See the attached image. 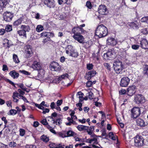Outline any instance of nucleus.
I'll return each mask as SVG.
<instances>
[{
  "instance_id": "1",
  "label": "nucleus",
  "mask_w": 148,
  "mask_h": 148,
  "mask_svg": "<svg viewBox=\"0 0 148 148\" xmlns=\"http://www.w3.org/2000/svg\"><path fill=\"white\" fill-rule=\"evenodd\" d=\"M108 33L107 28L102 24L98 26L95 30V35L100 38L106 36Z\"/></svg>"
},
{
  "instance_id": "2",
  "label": "nucleus",
  "mask_w": 148,
  "mask_h": 148,
  "mask_svg": "<svg viewBox=\"0 0 148 148\" xmlns=\"http://www.w3.org/2000/svg\"><path fill=\"white\" fill-rule=\"evenodd\" d=\"M113 65L116 73L118 74L121 73L124 68L122 62L118 60H116L114 62Z\"/></svg>"
},
{
  "instance_id": "3",
  "label": "nucleus",
  "mask_w": 148,
  "mask_h": 148,
  "mask_svg": "<svg viewBox=\"0 0 148 148\" xmlns=\"http://www.w3.org/2000/svg\"><path fill=\"white\" fill-rule=\"evenodd\" d=\"M141 108L136 107L133 108L131 111V116L134 118H136L141 114Z\"/></svg>"
},
{
  "instance_id": "4",
  "label": "nucleus",
  "mask_w": 148,
  "mask_h": 148,
  "mask_svg": "<svg viewBox=\"0 0 148 148\" xmlns=\"http://www.w3.org/2000/svg\"><path fill=\"white\" fill-rule=\"evenodd\" d=\"M134 142L136 147L141 146L144 144V139L141 136H137L134 138Z\"/></svg>"
},
{
  "instance_id": "5",
  "label": "nucleus",
  "mask_w": 148,
  "mask_h": 148,
  "mask_svg": "<svg viewBox=\"0 0 148 148\" xmlns=\"http://www.w3.org/2000/svg\"><path fill=\"white\" fill-rule=\"evenodd\" d=\"M134 101L137 104H142L145 103V99L143 95L138 94L135 96Z\"/></svg>"
},
{
  "instance_id": "6",
  "label": "nucleus",
  "mask_w": 148,
  "mask_h": 148,
  "mask_svg": "<svg viewBox=\"0 0 148 148\" xmlns=\"http://www.w3.org/2000/svg\"><path fill=\"white\" fill-rule=\"evenodd\" d=\"M49 68L52 71H59L61 70V67L58 63L56 62H53L51 63Z\"/></svg>"
},
{
  "instance_id": "7",
  "label": "nucleus",
  "mask_w": 148,
  "mask_h": 148,
  "mask_svg": "<svg viewBox=\"0 0 148 148\" xmlns=\"http://www.w3.org/2000/svg\"><path fill=\"white\" fill-rule=\"evenodd\" d=\"M14 16L13 14L10 12H6L3 14L4 20L7 22L10 21Z\"/></svg>"
},
{
  "instance_id": "8",
  "label": "nucleus",
  "mask_w": 148,
  "mask_h": 148,
  "mask_svg": "<svg viewBox=\"0 0 148 148\" xmlns=\"http://www.w3.org/2000/svg\"><path fill=\"white\" fill-rule=\"evenodd\" d=\"M32 68L34 70H40L43 72L42 77H43L44 74V71L43 70H41V67L40 65V63L39 62L36 61L34 62L32 65Z\"/></svg>"
},
{
  "instance_id": "9",
  "label": "nucleus",
  "mask_w": 148,
  "mask_h": 148,
  "mask_svg": "<svg viewBox=\"0 0 148 148\" xmlns=\"http://www.w3.org/2000/svg\"><path fill=\"white\" fill-rule=\"evenodd\" d=\"M99 136L94 134H93L90 136V137L92 138L91 139H88L87 140V142L89 143H93V144H98V142L97 141L98 138Z\"/></svg>"
},
{
  "instance_id": "10",
  "label": "nucleus",
  "mask_w": 148,
  "mask_h": 148,
  "mask_svg": "<svg viewBox=\"0 0 148 148\" xmlns=\"http://www.w3.org/2000/svg\"><path fill=\"white\" fill-rule=\"evenodd\" d=\"M107 44L108 45L114 46L116 45L117 43L116 39H115L114 38L110 37L108 38L107 40Z\"/></svg>"
},
{
  "instance_id": "11",
  "label": "nucleus",
  "mask_w": 148,
  "mask_h": 148,
  "mask_svg": "<svg viewBox=\"0 0 148 148\" xmlns=\"http://www.w3.org/2000/svg\"><path fill=\"white\" fill-rule=\"evenodd\" d=\"M130 79L127 77H124L121 79L120 85L122 87H126L129 84Z\"/></svg>"
},
{
  "instance_id": "12",
  "label": "nucleus",
  "mask_w": 148,
  "mask_h": 148,
  "mask_svg": "<svg viewBox=\"0 0 148 148\" xmlns=\"http://www.w3.org/2000/svg\"><path fill=\"white\" fill-rule=\"evenodd\" d=\"M115 53L114 49H109L107 53H104V56L105 57H107L108 59H109L110 58H113V56H114Z\"/></svg>"
},
{
  "instance_id": "13",
  "label": "nucleus",
  "mask_w": 148,
  "mask_h": 148,
  "mask_svg": "<svg viewBox=\"0 0 148 148\" xmlns=\"http://www.w3.org/2000/svg\"><path fill=\"white\" fill-rule=\"evenodd\" d=\"M98 11L101 14L104 15L107 12V10L106 6L104 5H100L99 6Z\"/></svg>"
},
{
  "instance_id": "14",
  "label": "nucleus",
  "mask_w": 148,
  "mask_h": 148,
  "mask_svg": "<svg viewBox=\"0 0 148 148\" xmlns=\"http://www.w3.org/2000/svg\"><path fill=\"white\" fill-rule=\"evenodd\" d=\"M25 49L27 57H29L32 56L33 54L32 46L30 45H27L25 46Z\"/></svg>"
},
{
  "instance_id": "15",
  "label": "nucleus",
  "mask_w": 148,
  "mask_h": 148,
  "mask_svg": "<svg viewBox=\"0 0 148 148\" xmlns=\"http://www.w3.org/2000/svg\"><path fill=\"white\" fill-rule=\"evenodd\" d=\"M73 38L75 40L80 43H82L84 41V37L80 34H74L73 36Z\"/></svg>"
},
{
  "instance_id": "16",
  "label": "nucleus",
  "mask_w": 148,
  "mask_h": 148,
  "mask_svg": "<svg viewBox=\"0 0 148 148\" xmlns=\"http://www.w3.org/2000/svg\"><path fill=\"white\" fill-rule=\"evenodd\" d=\"M136 91V87L135 86H130L127 90V94L128 95L132 96L135 93Z\"/></svg>"
},
{
  "instance_id": "17",
  "label": "nucleus",
  "mask_w": 148,
  "mask_h": 148,
  "mask_svg": "<svg viewBox=\"0 0 148 148\" xmlns=\"http://www.w3.org/2000/svg\"><path fill=\"white\" fill-rule=\"evenodd\" d=\"M44 3L49 8H54L55 6V2L54 0H45Z\"/></svg>"
},
{
  "instance_id": "18",
  "label": "nucleus",
  "mask_w": 148,
  "mask_h": 148,
  "mask_svg": "<svg viewBox=\"0 0 148 148\" xmlns=\"http://www.w3.org/2000/svg\"><path fill=\"white\" fill-rule=\"evenodd\" d=\"M96 74L95 71L92 70L89 71L86 74L85 76V78L88 80L90 79L91 78L94 76Z\"/></svg>"
},
{
  "instance_id": "19",
  "label": "nucleus",
  "mask_w": 148,
  "mask_h": 148,
  "mask_svg": "<svg viewBox=\"0 0 148 148\" xmlns=\"http://www.w3.org/2000/svg\"><path fill=\"white\" fill-rule=\"evenodd\" d=\"M141 47L145 49H148V42L145 39H143L140 41Z\"/></svg>"
},
{
  "instance_id": "20",
  "label": "nucleus",
  "mask_w": 148,
  "mask_h": 148,
  "mask_svg": "<svg viewBox=\"0 0 148 148\" xmlns=\"http://www.w3.org/2000/svg\"><path fill=\"white\" fill-rule=\"evenodd\" d=\"M137 125L140 127H144L146 125V123L144 121L141 119H138L136 120Z\"/></svg>"
},
{
  "instance_id": "21",
  "label": "nucleus",
  "mask_w": 148,
  "mask_h": 148,
  "mask_svg": "<svg viewBox=\"0 0 148 148\" xmlns=\"http://www.w3.org/2000/svg\"><path fill=\"white\" fill-rule=\"evenodd\" d=\"M74 49L72 46L69 45L66 48V53L69 56Z\"/></svg>"
},
{
  "instance_id": "22",
  "label": "nucleus",
  "mask_w": 148,
  "mask_h": 148,
  "mask_svg": "<svg viewBox=\"0 0 148 148\" xmlns=\"http://www.w3.org/2000/svg\"><path fill=\"white\" fill-rule=\"evenodd\" d=\"M9 75L14 79L17 78L19 75L18 73L15 70L10 71L9 73Z\"/></svg>"
},
{
  "instance_id": "23",
  "label": "nucleus",
  "mask_w": 148,
  "mask_h": 148,
  "mask_svg": "<svg viewBox=\"0 0 148 148\" xmlns=\"http://www.w3.org/2000/svg\"><path fill=\"white\" fill-rule=\"evenodd\" d=\"M83 46L85 48L90 47L92 44V42L91 40H88L86 42H83L82 43Z\"/></svg>"
},
{
  "instance_id": "24",
  "label": "nucleus",
  "mask_w": 148,
  "mask_h": 148,
  "mask_svg": "<svg viewBox=\"0 0 148 148\" xmlns=\"http://www.w3.org/2000/svg\"><path fill=\"white\" fill-rule=\"evenodd\" d=\"M80 29H81L79 27H75L72 29V32L74 34H80ZM81 30H82V29H81Z\"/></svg>"
},
{
  "instance_id": "25",
  "label": "nucleus",
  "mask_w": 148,
  "mask_h": 148,
  "mask_svg": "<svg viewBox=\"0 0 148 148\" xmlns=\"http://www.w3.org/2000/svg\"><path fill=\"white\" fill-rule=\"evenodd\" d=\"M84 94L81 92H78L77 94V97L79 99V102H81L83 101Z\"/></svg>"
},
{
  "instance_id": "26",
  "label": "nucleus",
  "mask_w": 148,
  "mask_h": 148,
  "mask_svg": "<svg viewBox=\"0 0 148 148\" xmlns=\"http://www.w3.org/2000/svg\"><path fill=\"white\" fill-rule=\"evenodd\" d=\"M21 29L25 31V32H29L30 30V28L28 25H21Z\"/></svg>"
},
{
  "instance_id": "27",
  "label": "nucleus",
  "mask_w": 148,
  "mask_h": 148,
  "mask_svg": "<svg viewBox=\"0 0 148 148\" xmlns=\"http://www.w3.org/2000/svg\"><path fill=\"white\" fill-rule=\"evenodd\" d=\"M88 127L83 125H78L77 127L78 130L80 131L84 130H88Z\"/></svg>"
},
{
  "instance_id": "28",
  "label": "nucleus",
  "mask_w": 148,
  "mask_h": 148,
  "mask_svg": "<svg viewBox=\"0 0 148 148\" xmlns=\"http://www.w3.org/2000/svg\"><path fill=\"white\" fill-rule=\"evenodd\" d=\"M94 126H91L89 127V129H88V130H86L87 132L89 135L91 136V135L95 134L93 133V131L94 130Z\"/></svg>"
},
{
  "instance_id": "29",
  "label": "nucleus",
  "mask_w": 148,
  "mask_h": 148,
  "mask_svg": "<svg viewBox=\"0 0 148 148\" xmlns=\"http://www.w3.org/2000/svg\"><path fill=\"white\" fill-rule=\"evenodd\" d=\"M78 55V53L74 49L69 56L77 58Z\"/></svg>"
},
{
  "instance_id": "30",
  "label": "nucleus",
  "mask_w": 148,
  "mask_h": 148,
  "mask_svg": "<svg viewBox=\"0 0 148 148\" xmlns=\"http://www.w3.org/2000/svg\"><path fill=\"white\" fill-rule=\"evenodd\" d=\"M68 78V75L67 73H65L59 76L58 79V80H61L62 79H66Z\"/></svg>"
},
{
  "instance_id": "31",
  "label": "nucleus",
  "mask_w": 148,
  "mask_h": 148,
  "mask_svg": "<svg viewBox=\"0 0 148 148\" xmlns=\"http://www.w3.org/2000/svg\"><path fill=\"white\" fill-rule=\"evenodd\" d=\"M108 135L110 138L113 140H116L117 138V136L114 134L113 132H110Z\"/></svg>"
},
{
  "instance_id": "32",
  "label": "nucleus",
  "mask_w": 148,
  "mask_h": 148,
  "mask_svg": "<svg viewBox=\"0 0 148 148\" xmlns=\"http://www.w3.org/2000/svg\"><path fill=\"white\" fill-rule=\"evenodd\" d=\"M22 21V20L21 18H19L16 21H15L13 23V25L14 26H17L20 25Z\"/></svg>"
},
{
  "instance_id": "33",
  "label": "nucleus",
  "mask_w": 148,
  "mask_h": 148,
  "mask_svg": "<svg viewBox=\"0 0 148 148\" xmlns=\"http://www.w3.org/2000/svg\"><path fill=\"white\" fill-rule=\"evenodd\" d=\"M13 59L14 62L16 63H18L20 62L18 56L15 54H14L13 56Z\"/></svg>"
},
{
  "instance_id": "34",
  "label": "nucleus",
  "mask_w": 148,
  "mask_h": 148,
  "mask_svg": "<svg viewBox=\"0 0 148 148\" xmlns=\"http://www.w3.org/2000/svg\"><path fill=\"white\" fill-rule=\"evenodd\" d=\"M17 33L19 36H23L25 38L26 37V34L25 32L22 29L18 31H17Z\"/></svg>"
},
{
  "instance_id": "35",
  "label": "nucleus",
  "mask_w": 148,
  "mask_h": 148,
  "mask_svg": "<svg viewBox=\"0 0 148 148\" xmlns=\"http://www.w3.org/2000/svg\"><path fill=\"white\" fill-rule=\"evenodd\" d=\"M44 29L43 26L41 25H38L36 28V30L38 32H40Z\"/></svg>"
},
{
  "instance_id": "36",
  "label": "nucleus",
  "mask_w": 148,
  "mask_h": 148,
  "mask_svg": "<svg viewBox=\"0 0 148 148\" xmlns=\"http://www.w3.org/2000/svg\"><path fill=\"white\" fill-rule=\"evenodd\" d=\"M67 136H74L76 135V133L71 130H69L67 132Z\"/></svg>"
},
{
  "instance_id": "37",
  "label": "nucleus",
  "mask_w": 148,
  "mask_h": 148,
  "mask_svg": "<svg viewBox=\"0 0 148 148\" xmlns=\"http://www.w3.org/2000/svg\"><path fill=\"white\" fill-rule=\"evenodd\" d=\"M49 146L50 148H63L62 147L56 145L54 143H51L49 145Z\"/></svg>"
},
{
  "instance_id": "38",
  "label": "nucleus",
  "mask_w": 148,
  "mask_h": 148,
  "mask_svg": "<svg viewBox=\"0 0 148 148\" xmlns=\"http://www.w3.org/2000/svg\"><path fill=\"white\" fill-rule=\"evenodd\" d=\"M41 139L42 141L46 142H48L49 140V137L44 135L41 136Z\"/></svg>"
},
{
  "instance_id": "39",
  "label": "nucleus",
  "mask_w": 148,
  "mask_h": 148,
  "mask_svg": "<svg viewBox=\"0 0 148 148\" xmlns=\"http://www.w3.org/2000/svg\"><path fill=\"white\" fill-rule=\"evenodd\" d=\"M5 0H0V9H2L5 5Z\"/></svg>"
},
{
  "instance_id": "40",
  "label": "nucleus",
  "mask_w": 148,
  "mask_h": 148,
  "mask_svg": "<svg viewBox=\"0 0 148 148\" xmlns=\"http://www.w3.org/2000/svg\"><path fill=\"white\" fill-rule=\"evenodd\" d=\"M5 31L7 32H10L12 30V27L11 25H8L6 26L5 29Z\"/></svg>"
},
{
  "instance_id": "41",
  "label": "nucleus",
  "mask_w": 148,
  "mask_h": 148,
  "mask_svg": "<svg viewBox=\"0 0 148 148\" xmlns=\"http://www.w3.org/2000/svg\"><path fill=\"white\" fill-rule=\"evenodd\" d=\"M17 113V111L15 110L11 109L9 111L8 114L10 115H15Z\"/></svg>"
},
{
  "instance_id": "42",
  "label": "nucleus",
  "mask_w": 148,
  "mask_h": 148,
  "mask_svg": "<svg viewBox=\"0 0 148 148\" xmlns=\"http://www.w3.org/2000/svg\"><path fill=\"white\" fill-rule=\"evenodd\" d=\"M131 40L130 39H128L126 40V43H127V48H125L124 49L125 51L127 50L130 47V43Z\"/></svg>"
},
{
  "instance_id": "43",
  "label": "nucleus",
  "mask_w": 148,
  "mask_h": 148,
  "mask_svg": "<svg viewBox=\"0 0 148 148\" xmlns=\"http://www.w3.org/2000/svg\"><path fill=\"white\" fill-rule=\"evenodd\" d=\"M48 32H43L40 34V37L42 38L45 37L48 38Z\"/></svg>"
},
{
  "instance_id": "44",
  "label": "nucleus",
  "mask_w": 148,
  "mask_h": 148,
  "mask_svg": "<svg viewBox=\"0 0 148 148\" xmlns=\"http://www.w3.org/2000/svg\"><path fill=\"white\" fill-rule=\"evenodd\" d=\"M143 73L145 74L148 75V65H145Z\"/></svg>"
},
{
  "instance_id": "45",
  "label": "nucleus",
  "mask_w": 148,
  "mask_h": 148,
  "mask_svg": "<svg viewBox=\"0 0 148 148\" xmlns=\"http://www.w3.org/2000/svg\"><path fill=\"white\" fill-rule=\"evenodd\" d=\"M21 96H22L20 94H19L17 92H15L13 93L12 97L13 98L16 97L19 98V97H21Z\"/></svg>"
},
{
  "instance_id": "46",
  "label": "nucleus",
  "mask_w": 148,
  "mask_h": 148,
  "mask_svg": "<svg viewBox=\"0 0 148 148\" xmlns=\"http://www.w3.org/2000/svg\"><path fill=\"white\" fill-rule=\"evenodd\" d=\"M88 98H89V99L91 100V99H93V98L94 97V96L93 93L92 92L90 91V92H89L88 93Z\"/></svg>"
},
{
  "instance_id": "47",
  "label": "nucleus",
  "mask_w": 148,
  "mask_h": 148,
  "mask_svg": "<svg viewBox=\"0 0 148 148\" xmlns=\"http://www.w3.org/2000/svg\"><path fill=\"white\" fill-rule=\"evenodd\" d=\"M16 143L14 142L13 141H11L10 142L9 145V147H16Z\"/></svg>"
},
{
  "instance_id": "48",
  "label": "nucleus",
  "mask_w": 148,
  "mask_h": 148,
  "mask_svg": "<svg viewBox=\"0 0 148 148\" xmlns=\"http://www.w3.org/2000/svg\"><path fill=\"white\" fill-rule=\"evenodd\" d=\"M20 135L22 136H23L25 134V130L23 129H20L19 130Z\"/></svg>"
},
{
  "instance_id": "49",
  "label": "nucleus",
  "mask_w": 148,
  "mask_h": 148,
  "mask_svg": "<svg viewBox=\"0 0 148 148\" xmlns=\"http://www.w3.org/2000/svg\"><path fill=\"white\" fill-rule=\"evenodd\" d=\"M62 121V120L61 119L59 118L57 119L56 120V121H53V123H56L57 125H60Z\"/></svg>"
},
{
  "instance_id": "50",
  "label": "nucleus",
  "mask_w": 148,
  "mask_h": 148,
  "mask_svg": "<svg viewBox=\"0 0 148 148\" xmlns=\"http://www.w3.org/2000/svg\"><path fill=\"white\" fill-rule=\"evenodd\" d=\"M141 32L143 34H147L148 33V28H145L142 29Z\"/></svg>"
},
{
  "instance_id": "51",
  "label": "nucleus",
  "mask_w": 148,
  "mask_h": 148,
  "mask_svg": "<svg viewBox=\"0 0 148 148\" xmlns=\"http://www.w3.org/2000/svg\"><path fill=\"white\" fill-rule=\"evenodd\" d=\"M139 45H132V48L133 49L137 50L138 49Z\"/></svg>"
},
{
  "instance_id": "52",
  "label": "nucleus",
  "mask_w": 148,
  "mask_h": 148,
  "mask_svg": "<svg viewBox=\"0 0 148 148\" xmlns=\"http://www.w3.org/2000/svg\"><path fill=\"white\" fill-rule=\"evenodd\" d=\"M20 71L22 73L26 75H29L30 73L29 72L25 70H20Z\"/></svg>"
},
{
  "instance_id": "53",
  "label": "nucleus",
  "mask_w": 148,
  "mask_h": 148,
  "mask_svg": "<svg viewBox=\"0 0 148 148\" xmlns=\"http://www.w3.org/2000/svg\"><path fill=\"white\" fill-rule=\"evenodd\" d=\"M86 5L88 8L90 9L91 8V4L90 1H87L86 3Z\"/></svg>"
},
{
  "instance_id": "54",
  "label": "nucleus",
  "mask_w": 148,
  "mask_h": 148,
  "mask_svg": "<svg viewBox=\"0 0 148 148\" xmlns=\"http://www.w3.org/2000/svg\"><path fill=\"white\" fill-rule=\"evenodd\" d=\"M63 101L62 99L58 100L56 102V104L57 106H60L62 103Z\"/></svg>"
},
{
  "instance_id": "55",
  "label": "nucleus",
  "mask_w": 148,
  "mask_h": 148,
  "mask_svg": "<svg viewBox=\"0 0 148 148\" xmlns=\"http://www.w3.org/2000/svg\"><path fill=\"white\" fill-rule=\"evenodd\" d=\"M87 67L88 70H90L93 69V65L92 64H88L87 65Z\"/></svg>"
},
{
  "instance_id": "56",
  "label": "nucleus",
  "mask_w": 148,
  "mask_h": 148,
  "mask_svg": "<svg viewBox=\"0 0 148 148\" xmlns=\"http://www.w3.org/2000/svg\"><path fill=\"white\" fill-rule=\"evenodd\" d=\"M130 26H131L134 28H136L138 26L134 22H132L130 24Z\"/></svg>"
},
{
  "instance_id": "57",
  "label": "nucleus",
  "mask_w": 148,
  "mask_h": 148,
  "mask_svg": "<svg viewBox=\"0 0 148 148\" xmlns=\"http://www.w3.org/2000/svg\"><path fill=\"white\" fill-rule=\"evenodd\" d=\"M8 68L7 67V66L5 64H3V65L2 70L3 71H8Z\"/></svg>"
},
{
  "instance_id": "58",
  "label": "nucleus",
  "mask_w": 148,
  "mask_h": 148,
  "mask_svg": "<svg viewBox=\"0 0 148 148\" xmlns=\"http://www.w3.org/2000/svg\"><path fill=\"white\" fill-rule=\"evenodd\" d=\"M92 84L93 83L91 81H88L86 83V85L88 87L91 86Z\"/></svg>"
},
{
  "instance_id": "59",
  "label": "nucleus",
  "mask_w": 148,
  "mask_h": 148,
  "mask_svg": "<svg viewBox=\"0 0 148 148\" xmlns=\"http://www.w3.org/2000/svg\"><path fill=\"white\" fill-rule=\"evenodd\" d=\"M41 123L44 125H46L48 124L47 120L45 119H44L41 121Z\"/></svg>"
},
{
  "instance_id": "60",
  "label": "nucleus",
  "mask_w": 148,
  "mask_h": 148,
  "mask_svg": "<svg viewBox=\"0 0 148 148\" xmlns=\"http://www.w3.org/2000/svg\"><path fill=\"white\" fill-rule=\"evenodd\" d=\"M48 37H53L54 36V35L53 33L52 32H48Z\"/></svg>"
},
{
  "instance_id": "61",
  "label": "nucleus",
  "mask_w": 148,
  "mask_h": 148,
  "mask_svg": "<svg viewBox=\"0 0 148 148\" xmlns=\"http://www.w3.org/2000/svg\"><path fill=\"white\" fill-rule=\"evenodd\" d=\"M78 121L82 123H85L86 120V119L84 118L82 119H78Z\"/></svg>"
},
{
  "instance_id": "62",
  "label": "nucleus",
  "mask_w": 148,
  "mask_h": 148,
  "mask_svg": "<svg viewBox=\"0 0 148 148\" xmlns=\"http://www.w3.org/2000/svg\"><path fill=\"white\" fill-rule=\"evenodd\" d=\"M104 65L105 66L108 70H110V66L108 63H105L104 64Z\"/></svg>"
},
{
  "instance_id": "63",
  "label": "nucleus",
  "mask_w": 148,
  "mask_h": 148,
  "mask_svg": "<svg viewBox=\"0 0 148 148\" xmlns=\"http://www.w3.org/2000/svg\"><path fill=\"white\" fill-rule=\"evenodd\" d=\"M19 87L24 90H26V88L25 87L23 84H21L19 86Z\"/></svg>"
},
{
  "instance_id": "64",
  "label": "nucleus",
  "mask_w": 148,
  "mask_h": 148,
  "mask_svg": "<svg viewBox=\"0 0 148 148\" xmlns=\"http://www.w3.org/2000/svg\"><path fill=\"white\" fill-rule=\"evenodd\" d=\"M26 148H36V145H30L27 146Z\"/></svg>"
}]
</instances>
